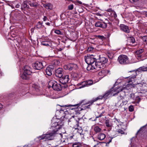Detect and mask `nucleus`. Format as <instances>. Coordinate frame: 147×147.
Returning a JSON list of instances; mask_svg holds the SVG:
<instances>
[{
  "label": "nucleus",
  "instance_id": "31",
  "mask_svg": "<svg viewBox=\"0 0 147 147\" xmlns=\"http://www.w3.org/2000/svg\"><path fill=\"white\" fill-rule=\"evenodd\" d=\"M138 70L140 71H147V66L146 67L143 66L142 67H140L138 69Z\"/></svg>",
  "mask_w": 147,
  "mask_h": 147
},
{
  "label": "nucleus",
  "instance_id": "55",
  "mask_svg": "<svg viewBox=\"0 0 147 147\" xmlns=\"http://www.w3.org/2000/svg\"><path fill=\"white\" fill-rule=\"evenodd\" d=\"M45 24L49 26H50V23L49 22H47V23H46Z\"/></svg>",
  "mask_w": 147,
  "mask_h": 147
},
{
  "label": "nucleus",
  "instance_id": "53",
  "mask_svg": "<svg viewBox=\"0 0 147 147\" xmlns=\"http://www.w3.org/2000/svg\"><path fill=\"white\" fill-rule=\"evenodd\" d=\"M102 116V114H100L98 116L96 117V118H98L99 117H101Z\"/></svg>",
  "mask_w": 147,
  "mask_h": 147
},
{
  "label": "nucleus",
  "instance_id": "43",
  "mask_svg": "<svg viewBox=\"0 0 147 147\" xmlns=\"http://www.w3.org/2000/svg\"><path fill=\"white\" fill-rule=\"evenodd\" d=\"M117 132L119 134H124V132L123 131L121 130V129H119L118 130Z\"/></svg>",
  "mask_w": 147,
  "mask_h": 147
},
{
  "label": "nucleus",
  "instance_id": "9",
  "mask_svg": "<svg viewBox=\"0 0 147 147\" xmlns=\"http://www.w3.org/2000/svg\"><path fill=\"white\" fill-rule=\"evenodd\" d=\"M45 63L44 62L36 61L33 64V66L34 69L37 70L41 69L46 65Z\"/></svg>",
  "mask_w": 147,
  "mask_h": 147
},
{
  "label": "nucleus",
  "instance_id": "15",
  "mask_svg": "<svg viewBox=\"0 0 147 147\" xmlns=\"http://www.w3.org/2000/svg\"><path fill=\"white\" fill-rule=\"evenodd\" d=\"M69 80V76L66 75L63 76L59 79V82L63 84H65L67 83Z\"/></svg>",
  "mask_w": 147,
  "mask_h": 147
},
{
  "label": "nucleus",
  "instance_id": "51",
  "mask_svg": "<svg viewBox=\"0 0 147 147\" xmlns=\"http://www.w3.org/2000/svg\"><path fill=\"white\" fill-rule=\"evenodd\" d=\"M104 22H106L107 23V24H111V23L109 22L108 20H107V19H106L105 20V21H104Z\"/></svg>",
  "mask_w": 147,
  "mask_h": 147
},
{
  "label": "nucleus",
  "instance_id": "57",
  "mask_svg": "<svg viewBox=\"0 0 147 147\" xmlns=\"http://www.w3.org/2000/svg\"><path fill=\"white\" fill-rule=\"evenodd\" d=\"M127 102V101L126 100V101H123L122 102L123 103H126Z\"/></svg>",
  "mask_w": 147,
  "mask_h": 147
},
{
  "label": "nucleus",
  "instance_id": "39",
  "mask_svg": "<svg viewBox=\"0 0 147 147\" xmlns=\"http://www.w3.org/2000/svg\"><path fill=\"white\" fill-rule=\"evenodd\" d=\"M142 40L146 43L147 44V36H144L142 37Z\"/></svg>",
  "mask_w": 147,
  "mask_h": 147
},
{
  "label": "nucleus",
  "instance_id": "62",
  "mask_svg": "<svg viewBox=\"0 0 147 147\" xmlns=\"http://www.w3.org/2000/svg\"><path fill=\"white\" fill-rule=\"evenodd\" d=\"M60 51H61L62 50V49L61 48H60V49L59 50Z\"/></svg>",
  "mask_w": 147,
  "mask_h": 147
},
{
  "label": "nucleus",
  "instance_id": "16",
  "mask_svg": "<svg viewBox=\"0 0 147 147\" xmlns=\"http://www.w3.org/2000/svg\"><path fill=\"white\" fill-rule=\"evenodd\" d=\"M134 76H130L127 78V82L128 83H133L135 80L136 76L137 75L136 71L134 70L132 71Z\"/></svg>",
  "mask_w": 147,
  "mask_h": 147
},
{
  "label": "nucleus",
  "instance_id": "35",
  "mask_svg": "<svg viewBox=\"0 0 147 147\" xmlns=\"http://www.w3.org/2000/svg\"><path fill=\"white\" fill-rule=\"evenodd\" d=\"M106 73V71L105 69L101 70L99 73V74L100 75H105Z\"/></svg>",
  "mask_w": 147,
  "mask_h": 147
},
{
  "label": "nucleus",
  "instance_id": "52",
  "mask_svg": "<svg viewBox=\"0 0 147 147\" xmlns=\"http://www.w3.org/2000/svg\"><path fill=\"white\" fill-rule=\"evenodd\" d=\"M20 5L19 4H18L15 6V7L16 8H18L20 7Z\"/></svg>",
  "mask_w": 147,
  "mask_h": 147
},
{
  "label": "nucleus",
  "instance_id": "42",
  "mask_svg": "<svg viewBox=\"0 0 147 147\" xmlns=\"http://www.w3.org/2000/svg\"><path fill=\"white\" fill-rule=\"evenodd\" d=\"M129 110L130 111L132 112L134 110V107L133 106L131 105L129 107Z\"/></svg>",
  "mask_w": 147,
  "mask_h": 147
},
{
  "label": "nucleus",
  "instance_id": "47",
  "mask_svg": "<svg viewBox=\"0 0 147 147\" xmlns=\"http://www.w3.org/2000/svg\"><path fill=\"white\" fill-rule=\"evenodd\" d=\"M14 96V94L13 93H11L9 94V96L10 98L13 97Z\"/></svg>",
  "mask_w": 147,
  "mask_h": 147
},
{
  "label": "nucleus",
  "instance_id": "32",
  "mask_svg": "<svg viewBox=\"0 0 147 147\" xmlns=\"http://www.w3.org/2000/svg\"><path fill=\"white\" fill-rule=\"evenodd\" d=\"M29 2H30V3H29V4L31 7H36L38 6L36 2L31 3L30 1H29Z\"/></svg>",
  "mask_w": 147,
  "mask_h": 147
},
{
  "label": "nucleus",
  "instance_id": "41",
  "mask_svg": "<svg viewBox=\"0 0 147 147\" xmlns=\"http://www.w3.org/2000/svg\"><path fill=\"white\" fill-rule=\"evenodd\" d=\"M74 8V5L73 4H71L68 6V9L69 10H72Z\"/></svg>",
  "mask_w": 147,
  "mask_h": 147
},
{
  "label": "nucleus",
  "instance_id": "1",
  "mask_svg": "<svg viewBox=\"0 0 147 147\" xmlns=\"http://www.w3.org/2000/svg\"><path fill=\"white\" fill-rule=\"evenodd\" d=\"M54 125L50 128V131H52V132L44 134L40 136L41 139H46L48 140H51L53 139L54 134L61 128V125H58L57 123H55Z\"/></svg>",
  "mask_w": 147,
  "mask_h": 147
},
{
  "label": "nucleus",
  "instance_id": "64",
  "mask_svg": "<svg viewBox=\"0 0 147 147\" xmlns=\"http://www.w3.org/2000/svg\"><path fill=\"white\" fill-rule=\"evenodd\" d=\"M12 7V8H14V7H13H13Z\"/></svg>",
  "mask_w": 147,
  "mask_h": 147
},
{
  "label": "nucleus",
  "instance_id": "38",
  "mask_svg": "<svg viewBox=\"0 0 147 147\" xmlns=\"http://www.w3.org/2000/svg\"><path fill=\"white\" fill-rule=\"evenodd\" d=\"M96 36L97 38L102 40L105 39V37L103 36L98 35Z\"/></svg>",
  "mask_w": 147,
  "mask_h": 147
},
{
  "label": "nucleus",
  "instance_id": "14",
  "mask_svg": "<svg viewBox=\"0 0 147 147\" xmlns=\"http://www.w3.org/2000/svg\"><path fill=\"white\" fill-rule=\"evenodd\" d=\"M99 98H100L99 97H97L93 99H92L90 100V101L88 102H85V103H84V105H87V104H89V105L88 106H86L85 107H84V108H83L84 110H85L86 109L89 108L90 106V105H92L94 102L95 101H96L97 100H98V99Z\"/></svg>",
  "mask_w": 147,
  "mask_h": 147
},
{
  "label": "nucleus",
  "instance_id": "60",
  "mask_svg": "<svg viewBox=\"0 0 147 147\" xmlns=\"http://www.w3.org/2000/svg\"><path fill=\"white\" fill-rule=\"evenodd\" d=\"M85 100V101H84L83 102V103H82V104H83V105H84V103H85V102H88L86 101V100Z\"/></svg>",
  "mask_w": 147,
  "mask_h": 147
},
{
  "label": "nucleus",
  "instance_id": "56",
  "mask_svg": "<svg viewBox=\"0 0 147 147\" xmlns=\"http://www.w3.org/2000/svg\"><path fill=\"white\" fill-rule=\"evenodd\" d=\"M112 139V138L111 139H110L109 140V142H108L107 143H110V142H111Z\"/></svg>",
  "mask_w": 147,
  "mask_h": 147
},
{
  "label": "nucleus",
  "instance_id": "19",
  "mask_svg": "<svg viewBox=\"0 0 147 147\" xmlns=\"http://www.w3.org/2000/svg\"><path fill=\"white\" fill-rule=\"evenodd\" d=\"M120 29L121 30L123 31L126 33H129L130 32L128 26L124 24H120Z\"/></svg>",
  "mask_w": 147,
  "mask_h": 147
},
{
  "label": "nucleus",
  "instance_id": "49",
  "mask_svg": "<svg viewBox=\"0 0 147 147\" xmlns=\"http://www.w3.org/2000/svg\"><path fill=\"white\" fill-rule=\"evenodd\" d=\"M108 56L111 59H112L113 57V55H111L110 53L108 54Z\"/></svg>",
  "mask_w": 147,
  "mask_h": 147
},
{
  "label": "nucleus",
  "instance_id": "22",
  "mask_svg": "<svg viewBox=\"0 0 147 147\" xmlns=\"http://www.w3.org/2000/svg\"><path fill=\"white\" fill-rule=\"evenodd\" d=\"M127 41L129 45L134 43L135 42V40L134 37L131 36L128 38Z\"/></svg>",
  "mask_w": 147,
  "mask_h": 147
},
{
  "label": "nucleus",
  "instance_id": "5",
  "mask_svg": "<svg viewBox=\"0 0 147 147\" xmlns=\"http://www.w3.org/2000/svg\"><path fill=\"white\" fill-rule=\"evenodd\" d=\"M145 86V84H133V83H128L126 85H123V87H120V88L122 89V90H123L124 89L129 90L131 88H138L139 87H140V89L141 90H146V89H145L144 88V86Z\"/></svg>",
  "mask_w": 147,
  "mask_h": 147
},
{
  "label": "nucleus",
  "instance_id": "23",
  "mask_svg": "<svg viewBox=\"0 0 147 147\" xmlns=\"http://www.w3.org/2000/svg\"><path fill=\"white\" fill-rule=\"evenodd\" d=\"M28 1H24L23 3L21 5V9L22 10H24L25 8H29V6L27 4Z\"/></svg>",
  "mask_w": 147,
  "mask_h": 147
},
{
  "label": "nucleus",
  "instance_id": "20",
  "mask_svg": "<svg viewBox=\"0 0 147 147\" xmlns=\"http://www.w3.org/2000/svg\"><path fill=\"white\" fill-rule=\"evenodd\" d=\"M59 116L60 118H64L65 116V115L66 113H67V111L66 109L64 110L61 109V110L59 111Z\"/></svg>",
  "mask_w": 147,
  "mask_h": 147
},
{
  "label": "nucleus",
  "instance_id": "17",
  "mask_svg": "<svg viewBox=\"0 0 147 147\" xmlns=\"http://www.w3.org/2000/svg\"><path fill=\"white\" fill-rule=\"evenodd\" d=\"M63 69L61 68H58L55 71V74L56 77L60 78L63 76Z\"/></svg>",
  "mask_w": 147,
  "mask_h": 147
},
{
  "label": "nucleus",
  "instance_id": "37",
  "mask_svg": "<svg viewBox=\"0 0 147 147\" xmlns=\"http://www.w3.org/2000/svg\"><path fill=\"white\" fill-rule=\"evenodd\" d=\"M130 99L134 100L135 98V94L134 93H131L129 95Z\"/></svg>",
  "mask_w": 147,
  "mask_h": 147
},
{
  "label": "nucleus",
  "instance_id": "58",
  "mask_svg": "<svg viewBox=\"0 0 147 147\" xmlns=\"http://www.w3.org/2000/svg\"><path fill=\"white\" fill-rule=\"evenodd\" d=\"M3 107V105L0 104V109Z\"/></svg>",
  "mask_w": 147,
  "mask_h": 147
},
{
  "label": "nucleus",
  "instance_id": "25",
  "mask_svg": "<svg viewBox=\"0 0 147 147\" xmlns=\"http://www.w3.org/2000/svg\"><path fill=\"white\" fill-rule=\"evenodd\" d=\"M42 24L43 22H41L39 21L36 24L35 27L37 29L42 28L44 27V26L42 25Z\"/></svg>",
  "mask_w": 147,
  "mask_h": 147
},
{
  "label": "nucleus",
  "instance_id": "50",
  "mask_svg": "<svg viewBox=\"0 0 147 147\" xmlns=\"http://www.w3.org/2000/svg\"><path fill=\"white\" fill-rule=\"evenodd\" d=\"M47 19H48V18L46 16H44L43 19V20L44 21H45L46 20H47Z\"/></svg>",
  "mask_w": 147,
  "mask_h": 147
},
{
  "label": "nucleus",
  "instance_id": "46",
  "mask_svg": "<svg viewBox=\"0 0 147 147\" xmlns=\"http://www.w3.org/2000/svg\"><path fill=\"white\" fill-rule=\"evenodd\" d=\"M32 87L35 89V90H36V91H37V90H38V86L36 85H34L32 86Z\"/></svg>",
  "mask_w": 147,
  "mask_h": 147
},
{
  "label": "nucleus",
  "instance_id": "21",
  "mask_svg": "<svg viewBox=\"0 0 147 147\" xmlns=\"http://www.w3.org/2000/svg\"><path fill=\"white\" fill-rule=\"evenodd\" d=\"M76 65L73 64H70L64 66V68L66 69H68L71 71L73 69L74 66H76Z\"/></svg>",
  "mask_w": 147,
  "mask_h": 147
},
{
  "label": "nucleus",
  "instance_id": "4",
  "mask_svg": "<svg viewBox=\"0 0 147 147\" xmlns=\"http://www.w3.org/2000/svg\"><path fill=\"white\" fill-rule=\"evenodd\" d=\"M84 100H82L79 103L76 104H69L65 105H63L61 106L63 107L66 108L67 107H72L71 108V110H74L75 112V114H80V111L84 110L83 108H81L79 107V106L81 105V104L83 103L85 101Z\"/></svg>",
  "mask_w": 147,
  "mask_h": 147
},
{
  "label": "nucleus",
  "instance_id": "13",
  "mask_svg": "<svg viewBox=\"0 0 147 147\" xmlns=\"http://www.w3.org/2000/svg\"><path fill=\"white\" fill-rule=\"evenodd\" d=\"M94 67L95 68L94 69H96V70H98L100 68H103L104 67L103 64L100 62L99 59L97 60L95 63Z\"/></svg>",
  "mask_w": 147,
  "mask_h": 147
},
{
  "label": "nucleus",
  "instance_id": "26",
  "mask_svg": "<svg viewBox=\"0 0 147 147\" xmlns=\"http://www.w3.org/2000/svg\"><path fill=\"white\" fill-rule=\"evenodd\" d=\"M106 137L105 134L103 133H100L98 136V138L100 140H102L104 139Z\"/></svg>",
  "mask_w": 147,
  "mask_h": 147
},
{
  "label": "nucleus",
  "instance_id": "3",
  "mask_svg": "<svg viewBox=\"0 0 147 147\" xmlns=\"http://www.w3.org/2000/svg\"><path fill=\"white\" fill-rule=\"evenodd\" d=\"M113 93V96H117L116 100L119 102L121 100L124 98L125 95V93L124 91L120 88V87L117 86L115 88V90Z\"/></svg>",
  "mask_w": 147,
  "mask_h": 147
},
{
  "label": "nucleus",
  "instance_id": "45",
  "mask_svg": "<svg viewBox=\"0 0 147 147\" xmlns=\"http://www.w3.org/2000/svg\"><path fill=\"white\" fill-rule=\"evenodd\" d=\"M141 100V98L139 96L136 97V100L137 101L138 103H139L140 101Z\"/></svg>",
  "mask_w": 147,
  "mask_h": 147
},
{
  "label": "nucleus",
  "instance_id": "44",
  "mask_svg": "<svg viewBox=\"0 0 147 147\" xmlns=\"http://www.w3.org/2000/svg\"><path fill=\"white\" fill-rule=\"evenodd\" d=\"M55 32L58 34H61V32L60 30H55Z\"/></svg>",
  "mask_w": 147,
  "mask_h": 147
},
{
  "label": "nucleus",
  "instance_id": "29",
  "mask_svg": "<svg viewBox=\"0 0 147 147\" xmlns=\"http://www.w3.org/2000/svg\"><path fill=\"white\" fill-rule=\"evenodd\" d=\"M41 44L42 45L48 46H50L49 44H50V43L47 41H44L42 42Z\"/></svg>",
  "mask_w": 147,
  "mask_h": 147
},
{
  "label": "nucleus",
  "instance_id": "6",
  "mask_svg": "<svg viewBox=\"0 0 147 147\" xmlns=\"http://www.w3.org/2000/svg\"><path fill=\"white\" fill-rule=\"evenodd\" d=\"M48 87L49 88L51 87L53 90L57 91L61 90L62 89L61 85L53 80H50L49 82Z\"/></svg>",
  "mask_w": 147,
  "mask_h": 147
},
{
  "label": "nucleus",
  "instance_id": "33",
  "mask_svg": "<svg viewBox=\"0 0 147 147\" xmlns=\"http://www.w3.org/2000/svg\"><path fill=\"white\" fill-rule=\"evenodd\" d=\"M94 130L95 132L96 133L100 132L101 130V129L98 126H96L94 127Z\"/></svg>",
  "mask_w": 147,
  "mask_h": 147
},
{
  "label": "nucleus",
  "instance_id": "40",
  "mask_svg": "<svg viewBox=\"0 0 147 147\" xmlns=\"http://www.w3.org/2000/svg\"><path fill=\"white\" fill-rule=\"evenodd\" d=\"M145 128V127H141L138 131L137 133H136V135L140 133H141L142 132H141V131L142 132L143 129H144Z\"/></svg>",
  "mask_w": 147,
  "mask_h": 147
},
{
  "label": "nucleus",
  "instance_id": "59",
  "mask_svg": "<svg viewBox=\"0 0 147 147\" xmlns=\"http://www.w3.org/2000/svg\"><path fill=\"white\" fill-rule=\"evenodd\" d=\"M144 2L146 4L147 3V0H145V1Z\"/></svg>",
  "mask_w": 147,
  "mask_h": 147
},
{
  "label": "nucleus",
  "instance_id": "30",
  "mask_svg": "<svg viewBox=\"0 0 147 147\" xmlns=\"http://www.w3.org/2000/svg\"><path fill=\"white\" fill-rule=\"evenodd\" d=\"M45 7L47 9H52V6L50 3L46 4L44 5Z\"/></svg>",
  "mask_w": 147,
  "mask_h": 147
},
{
  "label": "nucleus",
  "instance_id": "63",
  "mask_svg": "<svg viewBox=\"0 0 147 147\" xmlns=\"http://www.w3.org/2000/svg\"><path fill=\"white\" fill-rule=\"evenodd\" d=\"M146 16L147 17V12L146 13Z\"/></svg>",
  "mask_w": 147,
  "mask_h": 147
},
{
  "label": "nucleus",
  "instance_id": "36",
  "mask_svg": "<svg viewBox=\"0 0 147 147\" xmlns=\"http://www.w3.org/2000/svg\"><path fill=\"white\" fill-rule=\"evenodd\" d=\"M87 86L88 85H91L92 84L93 82L91 80H89L87 81H86Z\"/></svg>",
  "mask_w": 147,
  "mask_h": 147
},
{
  "label": "nucleus",
  "instance_id": "8",
  "mask_svg": "<svg viewBox=\"0 0 147 147\" xmlns=\"http://www.w3.org/2000/svg\"><path fill=\"white\" fill-rule=\"evenodd\" d=\"M117 61L122 65L127 64L129 63L128 57L127 56L123 55H121L119 56Z\"/></svg>",
  "mask_w": 147,
  "mask_h": 147
},
{
  "label": "nucleus",
  "instance_id": "27",
  "mask_svg": "<svg viewBox=\"0 0 147 147\" xmlns=\"http://www.w3.org/2000/svg\"><path fill=\"white\" fill-rule=\"evenodd\" d=\"M78 85L81 86L80 87V88H83L86 86H87L86 81H84L79 83L78 84Z\"/></svg>",
  "mask_w": 147,
  "mask_h": 147
},
{
  "label": "nucleus",
  "instance_id": "2",
  "mask_svg": "<svg viewBox=\"0 0 147 147\" xmlns=\"http://www.w3.org/2000/svg\"><path fill=\"white\" fill-rule=\"evenodd\" d=\"M85 59L86 62L88 65L87 68V70L90 71L95 69L94 66L95 63L97 60L94 57V56L93 55H88L86 58H85Z\"/></svg>",
  "mask_w": 147,
  "mask_h": 147
},
{
  "label": "nucleus",
  "instance_id": "24",
  "mask_svg": "<svg viewBox=\"0 0 147 147\" xmlns=\"http://www.w3.org/2000/svg\"><path fill=\"white\" fill-rule=\"evenodd\" d=\"M99 60L100 61V62H101L103 65L107 63L108 61L107 59L104 57H100Z\"/></svg>",
  "mask_w": 147,
  "mask_h": 147
},
{
  "label": "nucleus",
  "instance_id": "54",
  "mask_svg": "<svg viewBox=\"0 0 147 147\" xmlns=\"http://www.w3.org/2000/svg\"><path fill=\"white\" fill-rule=\"evenodd\" d=\"M77 3H79V4H82V2L81 1H77Z\"/></svg>",
  "mask_w": 147,
  "mask_h": 147
},
{
  "label": "nucleus",
  "instance_id": "11",
  "mask_svg": "<svg viewBox=\"0 0 147 147\" xmlns=\"http://www.w3.org/2000/svg\"><path fill=\"white\" fill-rule=\"evenodd\" d=\"M107 23L102 20L100 21H97L95 24V26L96 27H99L105 29L107 27Z\"/></svg>",
  "mask_w": 147,
  "mask_h": 147
},
{
  "label": "nucleus",
  "instance_id": "18",
  "mask_svg": "<svg viewBox=\"0 0 147 147\" xmlns=\"http://www.w3.org/2000/svg\"><path fill=\"white\" fill-rule=\"evenodd\" d=\"M54 69V66L53 65H49L47 67L46 70V73L49 76H51L52 75V71Z\"/></svg>",
  "mask_w": 147,
  "mask_h": 147
},
{
  "label": "nucleus",
  "instance_id": "12",
  "mask_svg": "<svg viewBox=\"0 0 147 147\" xmlns=\"http://www.w3.org/2000/svg\"><path fill=\"white\" fill-rule=\"evenodd\" d=\"M144 51V49H141L138 50L135 52L136 57H137L138 59H140V60H143L144 59V58H142L144 56V55L142 54Z\"/></svg>",
  "mask_w": 147,
  "mask_h": 147
},
{
  "label": "nucleus",
  "instance_id": "7",
  "mask_svg": "<svg viewBox=\"0 0 147 147\" xmlns=\"http://www.w3.org/2000/svg\"><path fill=\"white\" fill-rule=\"evenodd\" d=\"M31 68L28 66H26L24 68L23 74L21 76L22 79L28 80L29 78V76L32 74Z\"/></svg>",
  "mask_w": 147,
  "mask_h": 147
},
{
  "label": "nucleus",
  "instance_id": "28",
  "mask_svg": "<svg viewBox=\"0 0 147 147\" xmlns=\"http://www.w3.org/2000/svg\"><path fill=\"white\" fill-rule=\"evenodd\" d=\"M73 147H82V144L80 142H75L72 145Z\"/></svg>",
  "mask_w": 147,
  "mask_h": 147
},
{
  "label": "nucleus",
  "instance_id": "61",
  "mask_svg": "<svg viewBox=\"0 0 147 147\" xmlns=\"http://www.w3.org/2000/svg\"><path fill=\"white\" fill-rule=\"evenodd\" d=\"M76 122L77 123V126H79V122L77 121Z\"/></svg>",
  "mask_w": 147,
  "mask_h": 147
},
{
  "label": "nucleus",
  "instance_id": "34",
  "mask_svg": "<svg viewBox=\"0 0 147 147\" xmlns=\"http://www.w3.org/2000/svg\"><path fill=\"white\" fill-rule=\"evenodd\" d=\"M105 124L106 126L108 127H110L111 126V124L110 123L109 120H106Z\"/></svg>",
  "mask_w": 147,
  "mask_h": 147
},
{
  "label": "nucleus",
  "instance_id": "10",
  "mask_svg": "<svg viewBox=\"0 0 147 147\" xmlns=\"http://www.w3.org/2000/svg\"><path fill=\"white\" fill-rule=\"evenodd\" d=\"M114 90L115 88H114L113 87L112 88L110 89L107 91L102 96H98V97H99L100 98L98 100L101 99L103 98H108L110 94L112 96H113V94L114 93H113L114 92H113L114 91Z\"/></svg>",
  "mask_w": 147,
  "mask_h": 147
},
{
  "label": "nucleus",
  "instance_id": "48",
  "mask_svg": "<svg viewBox=\"0 0 147 147\" xmlns=\"http://www.w3.org/2000/svg\"><path fill=\"white\" fill-rule=\"evenodd\" d=\"M106 11L107 12H110L111 11H114L113 9H112L111 8H109L108 9H107L106 10Z\"/></svg>",
  "mask_w": 147,
  "mask_h": 147
}]
</instances>
